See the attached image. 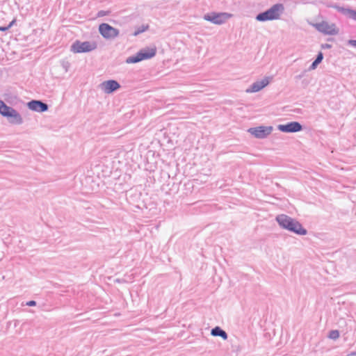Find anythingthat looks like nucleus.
Instances as JSON below:
<instances>
[{
	"instance_id": "nucleus-1",
	"label": "nucleus",
	"mask_w": 356,
	"mask_h": 356,
	"mask_svg": "<svg viewBox=\"0 0 356 356\" xmlns=\"http://www.w3.org/2000/svg\"><path fill=\"white\" fill-rule=\"evenodd\" d=\"M275 219L280 227L284 229L300 236L307 234V230L300 222L286 214L277 215Z\"/></svg>"
},
{
	"instance_id": "nucleus-2",
	"label": "nucleus",
	"mask_w": 356,
	"mask_h": 356,
	"mask_svg": "<svg viewBox=\"0 0 356 356\" xmlns=\"http://www.w3.org/2000/svg\"><path fill=\"white\" fill-rule=\"evenodd\" d=\"M284 11V6L282 3H276L264 12L259 13L255 17L258 22H266L279 19Z\"/></svg>"
},
{
	"instance_id": "nucleus-3",
	"label": "nucleus",
	"mask_w": 356,
	"mask_h": 356,
	"mask_svg": "<svg viewBox=\"0 0 356 356\" xmlns=\"http://www.w3.org/2000/svg\"><path fill=\"white\" fill-rule=\"evenodd\" d=\"M156 54V47H146L140 49L136 55L129 56L127 58V63H136L143 60L149 59L154 57Z\"/></svg>"
},
{
	"instance_id": "nucleus-4",
	"label": "nucleus",
	"mask_w": 356,
	"mask_h": 356,
	"mask_svg": "<svg viewBox=\"0 0 356 356\" xmlns=\"http://www.w3.org/2000/svg\"><path fill=\"white\" fill-rule=\"evenodd\" d=\"M232 16L227 13L211 12L204 15L203 19L214 24H222Z\"/></svg>"
},
{
	"instance_id": "nucleus-5",
	"label": "nucleus",
	"mask_w": 356,
	"mask_h": 356,
	"mask_svg": "<svg viewBox=\"0 0 356 356\" xmlns=\"http://www.w3.org/2000/svg\"><path fill=\"white\" fill-rule=\"evenodd\" d=\"M96 48L97 44L95 42L76 40L71 46V51L74 53H86L95 50Z\"/></svg>"
},
{
	"instance_id": "nucleus-6",
	"label": "nucleus",
	"mask_w": 356,
	"mask_h": 356,
	"mask_svg": "<svg viewBox=\"0 0 356 356\" xmlns=\"http://www.w3.org/2000/svg\"><path fill=\"white\" fill-rule=\"evenodd\" d=\"M313 26L317 31L323 33L325 35H337L339 32V30L336 26L335 24H329L325 21H322L321 22L314 24Z\"/></svg>"
},
{
	"instance_id": "nucleus-7",
	"label": "nucleus",
	"mask_w": 356,
	"mask_h": 356,
	"mask_svg": "<svg viewBox=\"0 0 356 356\" xmlns=\"http://www.w3.org/2000/svg\"><path fill=\"white\" fill-rule=\"evenodd\" d=\"M99 32L106 40L114 39L120 34V31L107 23H102L99 26Z\"/></svg>"
},
{
	"instance_id": "nucleus-8",
	"label": "nucleus",
	"mask_w": 356,
	"mask_h": 356,
	"mask_svg": "<svg viewBox=\"0 0 356 356\" xmlns=\"http://www.w3.org/2000/svg\"><path fill=\"white\" fill-rule=\"evenodd\" d=\"M273 131L272 126H259L248 129V131L257 138L263 139L268 136Z\"/></svg>"
},
{
	"instance_id": "nucleus-9",
	"label": "nucleus",
	"mask_w": 356,
	"mask_h": 356,
	"mask_svg": "<svg viewBox=\"0 0 356 356\" xmlns=\"http://www.w3.org/2000/svg\"><path fill=\"white\" fill-rule=\"evenodd\" d=\"M277 129L284 133H296L302 130V125L298 122L293 121L284 124H279Z\"/></svg>"
},
{
	"instance_id": "nucleus-10",
	"label": "nucleus",
	"mask_w": 356,
	"mask_h": 356,
	"mask_svg": "<svg viewBox=\"0 0 356 356\" xmlns=\"http://www.w3.org/2000/svg\"><path fill=\"white\" fill-rule=\"evenodd\" d=\"M102 90L106 94H111L120 88V84L115 80H108L100 84Z\"/></svg>"
},
{
	"instance_id": "nucleus-11",
	"label": "nucleus",
	"mask_w": 356,
	"mask_h": 356,
	"mask_svg": "<svg viewBox=\"0 0 356 356\" xmlns=\"http://www.w3.org/2000/svg\"><path fill=\"white\" fill-rule=\"evenodd\" d=\"M28 108L33 111L38 113H43L49 109V106L47 103L41 100L33 99L27 103Z\"/></svg>"
},
{
	"instance_id": "nucleus-12",
	"label": "nucleus",
	"mask_w": 356,
	"mask_h": 356,
	"mask_svg": "<svg viewBox=\"0 0 356 356\" xmlns=\"http://www.w3.org/2000/svg\"><path fill=\"white\" fill-rule=\"evenodd\" d=\"M270 81L269 77H264L261 81H257L253 83L250 88L246 90V92L252 93L260 91L261 89L268 85Z\"/></svg>"
},
{
	"instance_id": "nucleus-13",
	"label": "nucleus",
	"mask_w": 356,
	"mask_h": 356,
	"mask_svg": "<svg viewBox=\"0 0 356 356\" xmlns=\"http://www.w3.org/2000/svg\"><path fill=\"white\" fill-rule=\"evenodd\" d=\"M328 7L333 8L336 9L338 12L341 13V14L347 17L348 18L356 21V10L350 8H343L337 4L330 5L328 6Z\"/></svg>"
},
{
	"instance_id": "nucleus-14",
	"label": "nucleus",
	"mask_w": 356,
	"mask_h": 356,
	"mask_svg": "<svg viewBox=\"0 0 356 356\" xmlns=\"http://www.w3.org/2000/svg\"><path fill=\"white\" fill-rule=\"evenodd\" d=\"M6 118L8 120V122L13 124H22L23 123L22 117L15 108Z\"/></svg>"
},
{
	"instance_id": "nucleus-15",
	"label": "nucleus",
	"mask_w": 356,
	"mask_h": 356,
	"mask_svg": "<svg viewBox=\"0 0 356 356\" xmlns=\"http://www.w3.org/2000/svg\"><path fill=\"white\" fill-rule=\"evenodd\" d=\"M211 334L213 337H220L223 340H227L228 338L227 333L219 326H216L211 330Z\"/></svg>"
},
{
	"instance_id": "nucleus-16",
	"label": "nucleus",
	"mask_w": 356,
	"mask_h": 356,
	"mask_svg": "<svg viewBox=\"0 0 356 356\" xmlns=\"http://www.w3.org/2000/svg\"><path fill=\"white\" fill-rule=\"evenodd\" d=\"M13 108L8 106L3 100L0 99V114L5 118L13 111Z\"/></svg>"
},
{
	"instance_id": "nucleus-17",
	"label": "nucleus",
	"mask_w": 356,
	"mask_h": 356,
	"mask_svg": "<svg viewBox=\"0 0 356 356\" xmlns=\"http://www.w3.org/2000/svg\"><path fill=\"white\" fill-rule=\"evenodd\" d=\"M323 59V54L321 51H319L315 58V60L312 62L311 65L309 67V70H315L317 66L322 62Z\"/></svg>"
},
{
	"instance_id": "nucleus-18",
	"label": "nucleus",
	"mask_w": 356,
	"mask_h": 356,
	"mask_svg": "<svg viewBox=\"0 0 356 356\" xmlns=\"http://www.w3.org/2000/svg\"><path fill=\"white\" fill-rule=\"evenodd\" d=\"M340 336L339 331L338 330H332L329 332L328 338L333 340H337Z\"/></svg>"
},
{
	"instance_id": "nucleus-19",
	"label": "nucleus",
	"mask_w": 356,
	"mask_h": 356,
	"mask_svg": "<svg viewBox=\"0 0 356 356\" xmlns=\"http://www.w3.org/2000/svg\"><path fill=\"white\" fill-rule=\"evenodd\" d=\"M149 29V26L148 25H142L139 27H137L134 31V33H133L134 35L136 36L143 32H145L146 30H147Z\"/></svg>"
},
{
	"instance_id": "nucleus-20",
	"label": "nucleus",
	"mask_w": 356,
	"mask_h": 356,
	"mask_svg": "<svg viewBox=\"0 0 356 356\" xmlns=\"http://www.w3.org/2000/svg\"><path fill=\"white\" fill-rule=\"evenodd\" d=\"M16 20L14 19H13L8 26H0V31H6L8 30L10 28H11L14 24H15Z\"/></svg>"
},
{
	"instance_id": "nucleus-21",
	"label": "nucleus",
	"mask_w": 356,
	"mask_h": 356,
	"mask_svg": "<svg viewBox=\"0 0 356 356\" xmlns=\"http://www.w3.org/2000/svg\"><path fill=\"white\" fill-rule=\"evenodd\" d=\"M110 13H111L110 10H101L98 11V13L97 14V17H104L106 15H108Z\"/></svg>"
},
{
	"instance_id": "nucleus-22",
	"label": "nucleus",
	"mask_w": 356,
	"mask_h": 356,
	"mask_svg": "<svg viewBox=\"0 0 356 356\" xmlns=\"http://www.w3.org/2000/svg\"><path fill=\"white\" fill-rule=\"evenodd\" d=\"M61 65H62L63 67L65 70V71L67 72L68 70L69 67H70L69 62H67V61H62Z\"/></svg>"
},
{
	"instance_id": "nucleus-23",
	"label": "nucleus",
	"mask_w": 356,
	"mask_h": 356,
	"mask_svg": "<svg viewBox=\"0 0 356 356\" xmlns=\"http://www.w3.org/2000/svg\"><path fill=\"white\" fill-rule=\"evenodd\" d=\"M36 304H37L36 301L29 300L26 303V305L29 306V307H34L36 305Z\"/></svg>"
},
{
	"instance_id": "nucleus-24",
	"label": "nucleus",
	"mask_w": 356,
	"mask_h": 356,
	"mask_svg": "<svg viewBox=\"0 0 356 356\" xmlns=\"http://www.w3.org/2000/svg\"><path fill=\"white\" fill-rule=\"evenodd\" d=\"M348 44L353 47L356 48V40H349Z\"/></svg>"
},
{
	"instance_id": "nucleus-25",
	"label": "nucleus",
	"mask_w": 356,
	"mask_h": 356,
	"mask_svg": "<svg viewBox=\"0 0 356 356\" xmlns=\"http://www.w3.org/2000/svg\"><path fill=\"white\" fill-rule=\"evenodd\" d=\"M332 47V45L327 43L322 44L321 48L322 49H330Z\"/></svg>"
},
{
	"instance_id": "nucleus-26",
	"label": "nucleus",
	"mask_w": 356,
	"mask_h": 356,
	"mask_svg": "<svg viewBox=\"0 0 356 356\" xmlns=\"http://www.w3.org/2000/svg\"><path fill=\"white\" fill-rule=\"evenodd\" d=\"M348 356H356V351H353L350 354H348Z\"/></svg>"
},
{
	"instance_id": "nucleus-27",
	"label": "nucleus",
	"mask_w": 356,
	"mask_h": 356,
	"mask_svg": "<svg viewBox=\"0 0 356 356\" xmlns=\"http://www.w3.org/2000/svg\"><path fill=\"white\" fill-rule=\"evenodd\" d=\"M322 270H323L324 273H330V272L327 270V268H323Z\"/></svg>"
},
{
	"instance_id": "nucleus-28",
	"label": "nucleus",
	"mask_w": 356,
	"mask_h": 356,
	"mask_svg": "<svg viewBox=\"0 0 356 356\" xmlns=\"http://www.w3.org/2000/svg\"><path fill=\"white\" fill-rule=\"evenodd\" d=\"M330 269H331L332 270H333V271H335V270H336V268H330Z\"/></svg>"
},
{
	"instance_id": "nucleus-29",
	"label": "nucleus",
	"mask_w": 356,
	"mask_h": 356,
	"mask_svg": "<svg viewBox=\"0 0 356 356\" xmlns=\"http://www.w3.org/2000/svg\"><path fill=\"white\" fill-rule=\"evenodd\" d=\"M116 282H120V280H119V279H117V280H116Z\"/></svg>"
}]
</instances>
